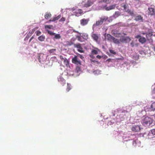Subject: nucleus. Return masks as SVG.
Returning <instances> with one entry per match:
<instances>
[{
  "mask_svg": "<svg viewBox=\"0 0 155 155\" xmlns=\"http://www.w3.org/2000/svg\"><path fill=\"white\" fill-rule=\"evenodd\" d=\"M153 121V120L148 117H146L142 120L141 123L143 125L146 126H150Z\"/></svg>",
  "mask_w": 155,
  "mask_h": 155,
  "instance_id": "f257e3e1",
  "label": "nucleus"
},
{
  "mask_svg": "<svg viewBox=\"0 0 155 155\" xmlns=\"http://www.w3.org/2000/svg\"><path fill=\"white\" fill-rule=\"evenodd\" d=\"M107 17L105 16L101 18H100V20L97 21L94 24V25L97 26L101 25L104 22L106 21H107Z\"/></svg>",
  "mask_w": 155,
  "mask_h": 155,
  "instance_id": "f03ea898",
  "label": "nucleus"
},
{
  "mask_svg": "<svg viewBox=\"0 0 155 155\" xmlns=\"http://www.w3.org/2000/svg\"><path fill=\"white\" fill-rule=\"evenodd\" d=\"M94 1L93 0H88L87 1L82 4L83 8H88L92 6L94 3Z\"/></svg>",
  "mask_w": 155,
  "mask_h": 155,
  "instance_id": "7ed1b4c3",
  "label": "nucleus"
},
{
  "mask_svg": "<svg viewBox=\"0 0 155 155\" xmlns=\"http://www.w3.org/2000/svg\"><path fill=\"white\" fill-rule=\"evenodd\" d=\"M131 40L130 38L129 37L122 36L120 38V42L123 43H127Z\"/></svg>",
  "mask_w": 155,
  "mask_h": 155,
  "instance_id": "20e7f679",
  "label": "nucleus"
},
{
  "mask_svg": "<svg viewBox=\"0 0 155 155\" xmlns=\"http://www.w3.org/2000/svg\"><path fill=\"white\" fill-rule=\"evenodd\" d=\"M135 38L139 39V41L141 44H144L146 41L145 38L141 37L140 35H137L135 36Z\"/></svg>",
  "mask_w": 155,
  "mask_h": 155,
  "instance_id": "39448f33",
  "label": "nucleus"
},
{
  "mask_svg": "<svg viewBox=\"0 0 155 155\" xmlns=\"http://www.w3.org/2000/svg\"><path fill=\"white\" fill-rule=\"evenodd\" d=\"M72 62L74 64L77 65H81V61L78 58L77 56H75L72 59Z\"/></svg>",
  "mask_w": 155,
  "mask_h": 155,
  "instance_id": "423d86ee",
  "label": "nucleus"
},
{
  "mask_svg": "<svg viewBox=\"0 0 155 155\" xmlns=\"http://www.w3.org/2000/svg\"><path fill=\"white\" fill-rule=\"evenodd\" d=\"M58 79V81L62 86H64L65 84V80L61 76H59Z\"/></svg>",
  "mask_w": 155,
  "mask_h": 155,
  "instance_id": "0eeeda50",
  "label": "nucleus"
},
{
  "mask_svg": "<svg viewBox=\"0 0 155 155\" xmlns=\"http://www.w3.org/2000/svg\"><path fill=\"white\" fill-rule=\"evenodd\" d=\"M83 13L82 10L81 9H78L74 12V15L76 16H79Z\"/></svg>",
  "mask_w": 155,
  "mask_h": 155,
  "instance_id": "6e6552de",
  "label": "nucleus"
},
{
  "mask_svg": "<svg viewBox=\"0 0 155 155\" xmlns=\"http://www.w3.org/2000/svg\"><path fill=\"white\" fill-rule=\"evenodd\" d=\"M89 21V19L83 18L82 19L80 20L81 25L82 26L88 24Z\"/></svg>",
  "mask_w": 155,
  "mask_h": 155,
  "instance_id": "1a4fd4ad",
  "label": "nucleus"
},
{
  "mask_svg": "<svg viewBox=\"0 0 155 155\" xmlns=\"http://www.w3.org/2000/svg\"><path fill=\"white\" fill-rule=\"evenodd\" d=\"M131 130L133 132H137L140 130V128L138 125H134L131 128Z\"/></svg>",
  "mask_w": 155,
  "mask_h": 155,
  "instance_id": "9d476101",
  "label": "nucleus"
},
{
  "mask_svg": "<svg viewBox=\"0 0 155 155\" xmlns=\"http://www.w3.org/2000/svg\"><path fill=\"white\" fill-rule=\"evenodd\" d=\"M91 36L94 41L96 42L98 41L99 38V36L97 34L92 33L91 34Z\"/></svg>",
  "mask_w": 155,
  "mask_h": 155,
  "instance_id": "9b49d317",
  "label": "nucleus"
},
{
  "mask_svg": "<svg viewBox=\"0 0 155 155\" xmlns=\"http://www.w3.org/2000/svg\"><path fill=\"white\" fill-rule=\"evenodd\" d=\"M126 12H127L129 15L131 16L134 15V14L133 11H131L130 9H127V10H126Z\"/></svg>",
  "mask_w": 155,
  "mask_h": 155,
  "instance_id": "f8f14e48",
  "label": "nucleus"
},
{
  "mask_svg": "<svg viewBox=\"0 0 155 155\" xmlns=\"http://www.w3.org/2000/svg\"><path fill=\"white\" fill-rule=\"evenodd\" d=\"M134 20L136 21L143 20V18L140 15H138L136 16L134 19Z\"/></svg>",
  "mask_w": 155,
  "mask_h": 155,
  "instance_id": "ddd939ff",
  "label": "nucleus"
},
{
  "mask_svg": "<svg viewBox=\"0 0 155 155\" xmlns=\"http://www.w3.org/2000/svg\"><path fill=\"white\" fill-rule=\"evenodd\" d=\"M148 9L150 12V14L151 15H153L155 13V10L154 9L152 8H149Z\"/></svg>",
  "mask_w": 155,
  "mask_h": 155,
  "instance_id": "4468645a",
  "label": "nucleus"
},
{
  "mask_svg": "<svg viewBox=\"0 0 155 155\" xmlns=\"http://www.w3.org/2000/svg\"><path fill=\"white\" fill-rule=\"evenodd\" d=\"M51 13L47 12L45 13V19H48L51 18Z\"/></svg>",
  "mask_w": 155,
  "mask_h": 155,
  "instance_id": "2eb2a0df",
  "label": "nucleus"
},
{
  "mask_svg": "<svg viewBox=\"0 0 155 155\" xmlns=\"http://www.w3.org/2000/svg\"><path fill=\"white\" fill-rule=\"evenodd\" d=\"M115 6L116 5H112L109 7H108L106 8V9L107 10H110L112 9H114L115 8Z\"/></svg>",
  "mask_w": 155,
  "mask_h": 155,
  "instance_id": "dca6fc26",
  "label": "nucleus"
},
{
  "mask_svg": "<svg viewBox=\"0 0 155 155\" xmlns=\"http://www.w3.org/2000/svg\"><path fill=\"white\" fill-rule=\"evenodd\" d=\"M63 61L64 64L67 67H68L69 66V61L66 58H65V59Z\"/></svg>",
  "mask_w": 155,
  "mask_h": 155,
  "instance_id": "f3484780",
  "label": "nucleus"
},
{
  "mask_svg": "<svg viewBox=\"0 0 155 155\" xmlns=\"http://www.w3.org/2000/svg\"><path fill=\"white\" fill-rule=\"evenodd\" d=\"M115 43L119 44L120 43V39L119 40L117 38L114 37L113 38L112 41Z\"/></svg>",
  "mask_w": 155,
  "mask_h": 155,
  "instance_id": "a211bd4d",
  "label": "nucleus"
},
{
  "mask_svg": "<svg viewBox=\"0 0 155 155\" xmlns=\"http://www.w3.org/2000/svg\"><path fill=\"white\" fill-rule=\"evenodd\" d=\"M71 89V86L70 84L68 83H67V87L66 91L67 92H69Z\"/></svg>",
  "mask_w": 155,
  "mask_h": 155,
  "instance_id": "6ab92c4d",
  "label": "nucleus"
},
{
  "mask_svg": "<svg viewBox=\"0 0 155 155\" xmlns=\"http://www.w3.org/2000/svg\"><path fill=\"white\" fill-rule=\"evenodd\" d=\"M38 39L41 41H44L45 39V37L44 35H42L38 38Z\"/></svg>",
  "mask_w": 155,
  "mask_h": 155,
  "instance_id": "aec40b11",
  "label": "nucleus"
},
{
  "mask_svg": "<svg viewBox=\"0 0 155 155\" xmlns=\"http://www.w3.org/2000/svg\"><path fill=\"white\" fill-rule=\"evenodd\" d=\"M66 43L68 46H71L72 45H74V44L71 41H67L66 42Z\"/></svg>",
  "mask_w": 155,
  "mask_h": 155,
  "instance_id": "412c9836",
  "label": "nucleus"
},
{
  "mask_svg": "<svg viewBox=\"0 0 155 155\" xmlns=\"http://www.w3.org/2000/svg\"><path fill=\"white\" fill-rule=\"evenodd\" d=\"M56 50L55 49H52L48 51L49 53L50 54H55V52L56 51Z\"/></svg>",
  "mask_w": 155,
  "mask_h": 155,
  "instance_id": "4be33fe9",
  "label": "nucleus"
},
{
  "mask_svg": "<svg viewBox=\"0 0 155 155\" xmlns=\"http://www.w3.org/2000/svg\"><path fill=\"white\" fill-rule=\"evenodd\" d=\"M107 37L108 38V40L111 41H113V38H114V37L110 35L109 34L107 35Z\"/></svg>",
  "mask_w": 155,
  "mask_h": 155,
  "instance_id": "5701e85b",
  "label": "nucleus"
},
{
  "mask_svg": "<svg viewBox=\"0 0 155 155\" xmlns=\"http://www.w3.org/2000/svg\"><path fill=\"white\" fill-rule=\"evenodd\" d=\"M38 28V27H36L29 31L28 34L31 35L33 34L35 30Z\"/></svg>",
  "mask_w": 155,
  "mask_h": 155,
  "instance_id": "b1692460",
  "label": "nucleus"
},
{
  "mask_svg": "<svg viewBox=\"0 0 155 155\" xmlns=\"http://www.w3.org/2000/svg\"><path fill=\"white\" fill-rule=\"evenodd\" d=\"M74 48H76L78 49L81 47V45L80 43L74 44Z\"/></svg>",
  "mask_w": 155,
  "mask_h": 155,
  "instance_id": "393cba45",
  "label": "nucleus"
},
{
  "mask_svg": "<svg viewBox=\"0 0 155 155\" xmlns=\"http://www.w3.org/2000/svg\"><path fill=\"white\" fill-rule=\"evenodd\" d=\"M61 17V16L60 15H59L58 16L56 17H54L53 18V21H55L56 20H58L60 19Z\"/></svg>",
  "mask_w": 155,
  "mask_h": 155,
  "instance_id": "a878e982",
  "label": "nucleus"
},
{
  "mask_svg": "<svg viewBox=\"0 0 155 155\" xmlns=\"http://www.w3.org/2000/svg\"><path fill=\"white\" fill-rule=\"evenodd\" d=\"M76 71L77 72H78L81 71V65H79V66H77L76 68Z\"/></svg>",
  "mask_w": 155,
  "mask_h": 155,
  "instance_id": "bb28decb",
  "label": "nucleus"
},
{
  "mask_svg": "<svg viewBox=\"0 0 155 155\" xmlns=\"http://www.w3.org/2000/svg\"><path fill=\"white\" fill-rule=\"evenodd\" d=\"M54 38L56 39H59L61 38V36L59 34H55L54 35Z\"/></svg>",
  "mask_w": 155,
  "mask_h": 155,
  "instance_id": "cd10ccee",
  "label": "nucleus"
},
{
  "mask_svg": "<svg viewBox=\"0 0 155 155\" xmlns=\"http://www.w3.org/2000/svg\"><path fill=\"white\" fill-rule=\"evenodd\" d=\"M52 27L53 26L52 25H45V29L48 28L49 29H51L52 28Z\"/></svg>",
  "mask_w": 155,
  "mask_h": 155,
  "instance_id": "c85d7f7f",
  "label": "nucleus"
},
{
  "mask_svg": "<svg viewBox=\"0 0 155 155\" xmlns=\"http://www.w3.org/2000/svg\"><path fill=\"white\" fill-rule=\"evenodd\" d=\"M151 107L152 110H155V102L153 103L151 105Z\"/></svg>",
  "mask_w": 155,
  "mask_h": 155,
  "instance_id": "c756f323",
  "label": "nucleus"
},
{
  "mask_svg": "<svg viewBox=\"0 0 155 155\" xmlns=\"http://www.w3.org/2000/svg\"><path fill=\"white\" fill-rule=\"evenodd\" d=\"M92 53L93 54H98V51L96 50H92L91 51Z\"/></svg>",
  "mask_w": 155,
  "mask_h": 155,
  "instance_id": "7c9ffc66",
  "label": "nucleus"
},
{
  "mask_svg": "<svg viewBox=\"0 0 155 155\" xmlns=\"http://www.w3.org/2000/svg\"><path fill=\"white\" fill-rule=\"evenodd\" d=\"M122 7L124 8V10L126 12V10H127V9H128V6L127 5L124 4L123 5H122Z\"/></svg>",
  "mask_w": 155,
  "mask_h": 155,
  "instance_id": "2f4dec72",
  "label": "nucleus"
},
{
  "mask_svg": "<svg viewBox=\"0 0 155 155\" xmlns=\"http://www.w3.org/2000/svg\"><path fill=\"white\" fill-rule=\"evenodd\" d=\"M47 32L49 34L51 35H55V33L52 32L51 31L47 30Z\"/></svg>",
  "mask_w": 155,
  "mask_h": 155,
  "instance_id": "473e14b6",
  "label": "nucleus"
},
{
  "mask_svg": "<svg viewBox=\"0 0 155 155\" xmlns=\"http://www.w3.org/2000/svg\"><path fill=\"white\" fill-rule=\"evenodd\" d=\"M78 51L81 53H83L84 52V51L83 50V48L82 47L78 49Z\"/></svg>",
  "mask_w": 155,
  "mask_h": 155,
  "instance_id": "72a5a7b5",
  "label": "nucleus"
},
{
  "mask_svg": "<svg viewBox=\"0 0 155 155\" xmlns=\"http://www.w3.org/2000/svg\"><path fill=\"white\" fill-rule=\"evenodd\" d=\"M109 51L110 52L113 54H116V52H115L113 50H109Z\"/></svg>",
  "mask_w": 155,
  "mask_h": 155,
  "instance_id": "f704fd0d",
  "label": "nucleus"
},
{
  "mask_svg": "<svg viewBox=\"0 0 155 155\" xmlns=\"http://www.w3.org/2000/svg\"><path fill=\"white\" fill-rule=\"evenodd\" d=\"M36 35L37 36H39L41 34V32L39 31H37L36 32Z\"/></svg>",
  "mask_w": 155,
  "mask_h": 155,
  "instance_id": "c9c22d12",
  "label": "nucleus"
},
{
  "mask_svg": "<svg viewBox=\"0 0 155 155\" xmlns=\"http://www.w3.org/2000/svg\"><path fill=\"white\" fill-rule=\"evenodd\" d=\"M65 18L64 17H62L60 20V22H64L65 21Z\"/></svg>",
  "mask_w": 155,
  "mask_h": 155,
  "instance_id": "e433bc0d",
  "label": "nucleus"
},
{
  "mask_svg": "<svg viewBox=\"0 0 155 155\" xmlns=\"http://www.w3.org/2000/svg\"><path fill=\"white\" fill-rule=\"evenodd\" d=\"M77 38H78V41H82L81 40V38L80 36H77Z\"/></svg>",
  "mask_w": 155,
  "mask_h": 155,
  "instance_id": "4c0bfd02",
  "label": "nucleus"
},
{
  "mask_svg": "<svg viewBox=\"0 0 155 155\" xmlns=\"http://www.w3.org/2000/svg\"><path fill=\"white\" fill-rule=\"evenodd\" d=\"M78 56L82 59H83L84 58V57L81 54H78Z\"/></svg>",
  "mask_w": 155,
  "mask_h": 155,
  "instance_id": "58836bf2",
  "label": "nucleus"
},
{
  "mask_svg": "<svg viewBox=\"0 0 155 155\" xmlns=\"http://www.w3.org/2000/svg\"><path fill=\"white\" fill-rule=\"evenodd\" d=\"M60 58L63 61L65 59V58H64L63 56L61 55L60 56Z\"/></svg>",
  "mask_w": 155,
  "mask_h": 155,
  "instance_id": "ea45409f",
  "label": "nucleus"
},
{
  "mask_svg": "<svg viewBox=\"0 0 155 155\" xmlns=\"http://www.w3.org/2000/svg\"><path fill=\"white\" fill-rule=\"evenodd\" d=\"M151 132L153 135H155V129L152 130Z\"/></svg>",
  "mask_w": 155,
  "mask_h": 155,
  "instance_id": "a19ab883",
  "label": "nucleus"
},
{
  "mask_svg": "<svg viewBox=\"0 0 155 155\" xmlns=\"http://www.w3.org/2000/svg\"><path fill=\"white\" fill-rule=\"evenodd\" d=\"M83 37L84 38L86 39L87 38V35H84L83 36Z\"/></svg>",
  "mask_w": 155,
  "mask_h": 155,
  "instance_id": "79ce46f5",
  "label": "nucleus"
},
{
  "mask_svg": "<svg viewBox=\"0 0 155 155\" xmlns=\"http://www.w3.org/2000/svg\"><path fill=\"white\" fill-rule=\"evenodd\" d=\"M130 45L132 47H133L134 46V43L133 41H132L130 44Z\"/></svg>",
  "mask_w": 155,
  "mask_h": 155,
  "instance_id": "37998d69",
  "label": "nucleus"
},
{
  "mask_svg": "<svg viewBox=\"0 0 155 155\" xmlns=\"http://www.w3.org/2000/svg\"><path fill=\"white\" fill-rule=\"evenodd\" d=\"M96 57L97 58L99 59H100L101 58V56L100 55H97V56H96Z\"/></svg>",
  "mask_w": 155,
  "mask_h": 155,
  "instance_id": "c03bdc74",
  "label": "nucleus"
},
{
  "mask_svg": "<svg viewBox=\"0 0 155 155\" xmlns=\"http://www.w3.org/2000/svg\"><path fill=\"white\" fill-rule=\"evenodd\" d=\"M72 10L73 12V13H74V12L76 10L75 9V8H73L71 9Z\"/></svg>",
  "mask_w": 155,
  "mask_h": 155,
  "instance_id": "a18cd8bd",
  "label": "nucleus"
},
{
  "mask_svg": "<svg viewBox=\"0 0 155 155\" xmlns=\"http://www.w3.org/2000/svg\"><path fill=\"white\" fill-rule=\"evenodd\" d=\"M152 92L153 94H155V87L154 88V89L152 91Z\"/></svg>",
  "mask_w": 155,
  "mask_h": 155,
  "instance_id": "49530a36",
  "label": "nucleus"
},
{
  "mask_svg": "<svg viewBox=\"0 0 155 155\" xmlns=\"http://www.w3.org/2000/svg\"><path fill=\"white\" fill-rule=\"evenodd\" d=\"M51 21H53V19H50L49 20V22H51Z\"/></svg>",
  "mask_w": 155,
  "mask_h": 155,
  "instance_id": "de8ad7c7",
  "label": "nucleus"
},
{
  "mask_svg": "<svg viewBox=\"0 0 155 155\" xmlns=\"http://www.w3.org/2000/svg\"><path fill=\"white\" fill-rule=\"evenodd\" d=\"M102 1L104 2H106L107 0H102Z\"/></svg>",
  "mask_w": 155,
  "mask_h": 155,
  "instance_id": "09e8293b",
  "label": "nucleus"
},
{
  "mask_svg": "<svg viewBox=\"0 0 155 155\" xmlns=\"http://www.w3.org/2000/svg\"><path fill=\"white\" fill-rule=\"evenodd\" d=\"M34 38V36H32V37L31 38V40H32V39H33Z\"/></svg>",
  "mask_w": 155,
  "mask_h": 155,
  "instance_id": "8fccbe9b",
  "label": "nucleus"
},
{
  "mask_svg": "<svg viewBox=\"0 0 155 155\" xmlns=\"http://www.w3.org/2000/svg\"><path fill=\"white\" fill-rule=\"evenodd\" d=\"M74 31L75 32H76V33H78V32L77 31H76L75 30H74Z\"/></svg>",
  "mask_w": 155,
  "mask_h": 155,
  "instance_id": "3c124183",
  "label": "nucleus"
},
{
  "mask_svg": "<svg viewBox=\"0 0 155 155\" xmlns=\"http://www.w3.org/2000/svg\"><path fill=\"white\" fill-rule=\"evenodd\" d=\"M146 33H142V34L143 35H146Z\"/></svg>",
  "mask_w": 155,
  "mask_h": 155,
  "instance_id": "603ef678",
  "label": "nucleus"
},
{
  "mask_svg": "<svg viewBox=\"0 0 155 155\" xmlns=\"http://www.w3.org/2000/svg\"><path fill=\"white\" fill-rule=\"evenodd\" d=\"M31 40H31V39L30 38L29 41V42H30Z\"/></svg>",
  "mask_w": 155,
  "mask_h": 155,
  "instance_id": "864d4df0",
  "label": "nucleus"
},
{
  "mask_svg": "<svg viewBox=\"0 0 155 155\" xmlns=\"http://www.w3.org/2000/svg\"><path fill=\"white\" fill-rule=\"evenodd\" d=\"M31 40H31V39L30 38L29 41V42H30Z\"/></svg>",
  "mask_w": 155,
  "mask_h": 155,
  "instance_id": "5fc2aeb1",
  "label": "nucleus"
},
{
  "mask_svg": "<svg viewBox=\"0 0 155 155\" xmlns=\"http://www.w3.org/2000/svg\"><path fill=\"white\" fill-rule=\"evenodd\" d=\"M148 35V34H146V36L147 37V35Z\"/></svg>",
  "mask_w": 155,
  "mask_h": 155,
  "instance_id": "6e6d98bb",
  "label": "nucleus"
},
{
  "mask_svg": "<svg viewBox=\"0 0 155 155\" xmlns=\"http://www.w3.org/2000/svg\"><path fill=\"white\" fill-rule=\"evenodd\" d=\"M154 50L155 51V47L154 48Z\"/></svg>",
  "mask_w": 155,
  "mask_h": 155,
  "instance_id": "4d7b16f0",
  "label": "nucleus"
},
{
  "mask_svg": "<svg viewBox=\"0 0 155 155\" xmlns=\"http://www.w3.org/2000/svg\"><path fill=\"white\" fill-rule=\"evenodd\" d=\"M84 3V2H82V3Z\"/></svg>",
  "mask_w": 155,
  "mask_h": 155,
  "instance_id": "13d9d810",
  "label": "nucleus"
}]
</instances>
